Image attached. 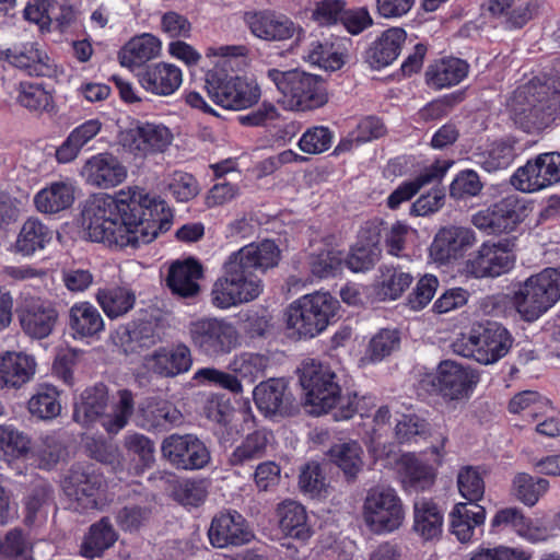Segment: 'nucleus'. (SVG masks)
Here are the masks:
<instances>
[{
  "instance_id": "f257e3e1",
  "label": "nucleus",
  "mask_w": 560,
  "mask_h": 560,
  "mask_svg": "<svg viewBox=\"0 0 560 560\" xmlns=\"http://www.w3.org/2000/svg\"><path fill=\"white\" fill-rule=\"evenodd\" d=\"M173 212L164 199L139 187L115 196L90 197L82 210V226L92 242L115 248H137L170 230Z\"/></svg>"
},
{
  "instance_id": "f03ea898",
  "label": "nucleus",
  "mask_w": 560,
  "mask_h": 560,
  "mask_svg": "<svg viewBox=\"0 0 560 560\" xmlns=\"http://www.w3.org/2000/svg\"><path fill=\"white\" fill-rule=\"evenodd\" d=\"M281 252L271 240L250 243L229 255L211 289V304L220 310L249 303L264 291L260 275L278 266Z\"/></svg>"
},
{
  "instance_id": "7ed1b4c3",
  "label": "nucleus",
  "mask_w": 560,
  "mask_h": 560,
  "mask_svg": "<svg viewBox=\"0 0 560 560\" xmlns=\"http://www.w3.org/2000/svg\"><path fill=\"white\" fill-rule=\"evenodd\" d=\"M117 395L118 400L113 404L110 412H107L109 400L107 386L97 383L85 388L74 402L73 420L86 429L100 423L108 434H117L128 424L135 411L131 390L120 389Z\"/></svg>"
},
{
  "instance_id": "20e7f679",
  "label": "nucleus",
  "mask_w": 560,
  "mask_h": 560,
  "mask_svg": "<svg viewBox=\"0 0 560 560\" xmlns=\"http://www.w3.org/2000/svg\"><path fill=\"white\" fill-rule=\"evenodd\" d=\"M512 118L523 130L530 132L548 126L560 113V77L544 84L517 88L509 103Z\"/></svg>"
},
{
  "instance_id": "39448f33",
  "label": "nucleus",
  "mask_w": 560,
  "mask_h": 560,
  "mask_svg": "<svg viewBox=\"0 0 560 560\" xmlns=\"http://www.w3.org/2000/svg\"><path fill=\"white\" fill-rule=\"evenodd\" d=\"M512 336L495 322L478 323L460 334L452 343L454 353L488 365L505 357L512 347Z\"/></svg>"
},
{
  "instance_id": "423d86ee",
  "label": "nucleus",
  "mask_w": 560,
  "mask_h": 560,
  "mask_svg": "<svg viewBox=\"0 0 560 560\" xmlns=\"http://www.w3.org/2000/svg\"><path fill=\"white\" fill-rule=\"evenodd\" d=\"M338 301L327 292L306 294L294 301L287 312V327L292 337L313 338L324 331L335 316Z\"/></svg>"
},
{
  "instance_id": "0eeeda50",
  "label": "nucleus",
  "mask_w": 560,
  "mask_h": 560,
  "mask_svg": "<svg viewBox=\"0 0 560 560\" xmlns=\"http://www.w3.org/2000/svg\"><path fill=\"white\" fill-rule=\"evenodd\" d=\"M560 299V267L545 268L522 282L513 295V304L526 322H534Z\"/></svg>"
},
{
  "instance_id": "6e6552de",
  "label": "nucleus",
  "mask_w": 560,
  "mask_h": 560,
  "mask_svg": "<svg viewBox=\"0 0 560 560\" xmlns=\"http://www.w3.org/2000/svg\"><path fill=\"white\" fill-rule=\"evenodd\" d=\"M188 336L195 350L210 360L225 357L240 346L236 326L224 317H202L189 323Z\"/></svg>"
},
{
  "instance_id": "1a4fd4ad",
  "label": "nucleus",
  "mask_w": 560,
  "mask_h": 560,
  "mask_svg": "<svg viewBox=\"0 0 560 560\" xmlns=\"http://www.w3.org/2000/svg\"><path fill=\"white\" fill-rule=\"evenodd\" d=\"M267 78L298 110L315 109L328 101L325 83L318 75L299 70L280 71L272 68L268 69Z\"/></svg>"
},
{
  "instance_id": "9d476101",
  "label": "nucleus",
  "mask_w": 560,
  "mask_h": 560,
  "mask_svg": "<svg viewBox=\"0 0 560 560\" xmlns=\"http://www.w3.org/2000/svg\"><path fill=\"white\" fill-rule=\"evenodd\" d=\"M305 404L313 415L326 413L336 405L340 385L332 369L315 359H306L299 369Z\"/></svg>"
},
{
  "instance_id": "9b49d317",
  "label": "nucleus",
  "mask_w": 560,
  "mask_h": 560,
  "mask_svg": "<svg viewBox=\"0 0 560 560\" xmlns=\"http://www.w3.org/2000/svg\"><path fill=\"white\" fill-rule=\"evenodd\" d=\"M363 520L375 534L398 529L405 521V509L396 490L380 486L371 488L363 503Z\"/></svg>"
},
{
  "instance_id": "f8f14e48",
  "label": "nucleus",
  "mask_w": 560,
  "mask_h": 560,
  "mask_svg": "<svg viewBox=\"0 0 560 560\" xmlns=\"http://www.w3.org/2000/svg\"><path fill=\"white\" fill-rule=\"evenodd\" d=\"M517 236L511 235L499 241H486L465 261V272L476 279L497 278L508 273L515 264L513 254Z\"/></svg>"
},
{
  "instance_id": "ddd939ff",
  "label": "nucleus",
  "mask_w": 560,
  "mask_h": 560,
  "mask_svg": "<svg viewBox=\"0 0 560 560\" xmlns=\"http://www.w3.org/2000/svg\"><path fill=\"white\" fill-rule=\"evenodd\" d=\"M432 393L446 402L469 399L479 382V375L469 366L453 360L439 363L434 374L423 381Z\"/></svg>"
},
{
  "instance_id": "4468645a",
  "label": "nucleus",
  "mask_w": 560,
  "mask_h": 560,
  "mask_svg": "<svg viewBox=\"0 0 560 560\" xmlns=\"http://www.w3.org/2000/svg\"><path fill=\"white\" fill-rule=\"evenodd\" d=\"M206 89L209 97L226 109L242 110L256 104L260 90L255 82L245 78L222 73H208Z\"/></svg>"
},
{
  "instance_id": "2eb2a0df",
  "label": "nucleus",
  "mask_w": 560,
  "mask_h": 560,
  "mask_svg": "<svg viewBox=\"0 0 560 560\" xmlns=\"http://www.w3.org/2000/svg\"><path fill=\"white\" fill-rule=\"evenodd\" d=\"M525 210L524 201L513 194L474 213L471 223L487 235L510 234L523 221Z\"/></svg>"
},
{
  "instance_id": "dca6fc26",
  "label": "nucleus",
  "mask_w": 560,
  "mask_h": 560,
  "mask_svg": "<svg viewBox=\"0 0 560 560\" xmlns=\"http://www.w3.org/2000/svg\"><path fill=\"white\" fill-rule=\"evenodd\" d=\"M103 485V476L94 467L74 464L62 479V490L78 512L97 509L98 492Z\"/></svg>"
},
{
  "instance_id": "f3484780",
  "label": "nucleus",
  "mask_w": 560,
  "mask_h": 560,
  "mask_svg": "<svg viewBox=\"0 0 560 560\" xmlns=\"http://www.w3.org/2000/svg\"><path fill=\"white\" fill-rule=\"evenodd\" d=\"M161 453L177 469L198 470L211 460L210 451L195 434L173 433L161 444Z\"/></svg>"
},
{
  "instance_id": "a211bd4d",
  "label": "nucleus",
  "mask_w": 560,
  "mask_h": 560,
  "mask_svg": "<svg viewBox=\"0 0 560 560\" xmlns=\"http://www.w3.org/2000/svg\"><path fill=\"white\" fill-rule=\"evenodd\" d=\"M22 330L34 339L47 338L54 331L59 312L52 301L42 298H26L18 311Z\"/></svg>"
},
{
  "instance_id": "6ab92c4d",
  "label": "nucleus",
  "mask_w": 560,
  "mask_h": 560,
  "mask_svg": "<svg viewBox=\"0 0 560 560\" xmlns=\"http://www.w3.org/2000/svg\"><path fill=\"white\" fill-rule=\"evenodd\" d=\"M172 139L173 135L167 127L151 122L138 124L119 133L121 147L136 156L163 152Z\"/></svg>"
},
{
  "instance_id": "aec40b11",
  "label": "nucleus",
  "mask_w": 560,
  "mask_h": 560,
  "mask_svg": "<svg viewBox=\"0 0 560 560\" xmlns=\"http://www.w3.org/2000/svg\"><path fill=\"white\" fill-rule=\"evenodd\" d=\"M191 365L190 348L183 342L159 347L143 358V366L148 372L165 378L184 374Z\"/></svg>"
},
{
  "instance_id": "412c9836",
  "label": "nucleus",
  "mask_w": 560,
  "mask_h": 560,
  "mask_svg": "<svg viewBox=\"0 0 560 560\" xmlns=\"http://www.w3.org/2000/svg\"><path fill=\"white\" fill-rule=\"evenodd\" d=\"M477 242L474 230L465 226H445L438 231L430 246L431 258L447 264L462 258Z\"/></svg>"
},
{
  "instance_id": "4be33fe9",
  "label": "nucleus",
  "mask_w": 560,
  "mask_h": 560,
  "mask_svg": "<svg viewBox=\"0 0 560 560\" xmlns=\"http://www.w3.org/2000/svg\"><path fill=\"white\" fill-rule=\"evenodd\" d=\"M208 537L213 547L226 548L249 542L253 533L241 513L229 510L220 512L212 518Z\"/></svg>"
},
{
  "instance_id": "5701e85b",
  "label": "nucleus",
  "mask_w": 560,
  "mask_h": 560,
  "mask_svg": "<svg viewBox=\"0 0 560 560\" xmlns=\"http://www.w3.org/2000/svg\"><path fill=\"white\" fill-rule=\"evenodd\" d=\"M348 43L349 38L315 36L307 43L303 59L326 71H337L346 63Z\"/></svg>"
},
{
  "instance_id": "b1692460",
  "label": "nucleus",
  "mask_w": 560,
  "mask_h": 560,
  "mask_svg": "<svg viewBox=\"0 0 560 560\" xmlns=\"http://www.w3.org/2000/svg\"><path fill=\"white\" fill-rule=\"evenodd\" d=\"M246 23L254 36L268 42H283L302 32L288 16L268 11L248 14Z\"/></svg>"
},
{
  "instance_id": "393cba45",
  "label": "nucleus",
  "mask_w": 560,
  "mask_h": 560,
  "mask_svg": "<svg viewBox=\"0 0 560 560\" xmlns=\"http://www.w3.org/2000/svg\"><path fill=\"white\" fill-rule=\"evenodd\" d=\"M81 173L86 183L100 188L118 186L127 177V168L108 152L98 153L88 159Z\"/></svg>"
},
{
  "instance_id": "a878e982",
  "label": "nucleus",
  "mask_w": 560,
  "mask_h": 560,
  "mask_svg": "<svg viewBox=\"0 0 560 560\" xmlns=\"http://www.w3.org/2000/svg\"><path fill=\"white\" fill-rule=\"evenodd\" d=\"M137 78L147 92L158 96L172 95L183 82L182 70L173 63L163 61L140 69Z\"/></svg>"
},
{
  "instance_id": "bb28decb",
  "label": "nucleus",
  "mask_w": 560,
  "mask_h": 560,
  "mask_svg": "<svg viewBox=\"0 0 560 560\" xmlns=\"http://www.w3.org/2000/svg\"><path fill=\"white\" fill-rule=\"evenodd\" d=\"M114 339L125 354H136L159 343L161 337L155 323L131 320L116 329Z\"/></svg>"
},
{
  "instance_id": "cd10ccee",
  "label": "nucleus",
  "mask_w": 560,
  "mask_h": 560,
  "mask_svg": "<svg viewBox=\"0 0 560 560\" xmlns=\"http://www.w3.org/2000/svg\"><path fill=\"white\" fill-rule=\"evenodd\" d=\"M139 412V425L149 432H167L185 422L183 412L165 399H151Z\"/></svg>"
},
{
  "instance_id": "c85d7f7f",
  "label": "nucleus",
  "mask_w": 560,
  "mask_h": 560,
  "mask_svg": "<svg viewBox=\"0 0 560 560\" xmlns=\"http://www.w3.org/2000/svg\"><path fill=\"white\" fill-rule=\"evenodd\" d=\"M5 60L28 75L51 77L55 63L37 43H24L5 50Z\"/></svg>"
},
{
  "instance_id": "c756f323",
  "label": "nucleus",
  "mask_w": 560,
  "mask_h": 560,
  "mask_svg": "<svg viewBox=\"0 0 560 560\" xmlns=\"http://www.w3.org/2000/svg\"><path fill=\"white\" fill-rule=\"evenodd\" d=\"M257 408L266 416H287L291 412L292 396L283 378H269L254 389Z\"/></svg>"
},
{
  "instance_id": "7c9ffc66",
  "label": "nucleus",
  "mask_w": 560,
  "mask_h": 560,
  "mask_svg": "<svg viewBox=\"0 0 560 560\" xmlns=\"http://www.w3.org/2000/svg\"><path fill=\"white\" fill-rule=\"evenodd\" d=\"M162 51V42L151 33L131 37L119 50V63L130 70L142 68L147 62L158 58Z\"/></svg>"
},
{
  "instance_id": "2f4dec72",
  "label": "nucleus",
  "mask_w": 560,
  "mask_h": 560,
  "mask_svg": "<svg viewBox=\"0 0 560 560\" xmlns=\"http://www.w3.org/2000/svg\"><path fill=\"white\" fill-rule=\"evenodd\" d=\"M398 478L406 492L430 489L435 481V470L415 454H405L397 463Z\"/></svg>"
},
{
  "instance_id": "473e14b6",
  "label": "nucleus",
  "mask_w": 560,
  "mask_h": 560,
  "mask_svg": "<svg viewBox=\"0 0 560 560\" xmlns=\"http://www.w3.org/2000/svg\"><path fill=\"white\" fill-rule=\"evenodd\" d=\"M201 277L202 266L189 258L176 261L170 267L166 284L172 293L179 298H195L200 291L198 281Z\"/></svg>"
},
{
  "instance_id": "72a5a7b5",
  "label": "nucleus",
  "mask_w": 560,
  "mask_h": 560,
  "mask_svg": "<svg viewBox=\"0 0 560 560\" xmlns=\"http://www.w3.org/2000/svg\"><path fill=\"white\" fill-rule=\"evenodd\" d=\"M443 524V512L435 502L424 498L415 501L412 529L423 541L439 540Z\"/></svg>"
},
{
  "instance_id": "f704fd0d",
  "label": "nucleus",
  "mask_w": 560,
  "mask_h": 560,
  "mask_svg": "<svg viewBox=\"0 0 560 560\" xmlns=\"http://www.w3.org/2000/svg\"><path fill=\"white\" fill-rule=\"evenodd\" d=\"M406 36L405 30L400 27L385 31L366 50V62L376 70L387 67L399 56Z\"/></svg>"
},
{
  "instance_id": "c9c22d12",
  "label": "nucleus",
  "mask_w": 560,
  "mask_h": 560,
  "mask_svg": "<svg viewBox=\"0 0 560 560\" xmlns=\"http://www.w3.org/2000/svg\"><path fill=\"white\" fill-rule=\"evenodd\" d=\"M486 521V510L479 504L457 503L450 513L451 533L463 544L468 542L475 530Z\"/></svg>"
},
{
  "instance_id": "e433bc0d",
  "label": "nucleus",
  "mask_w": 560,
  "mask_h": 560,
  "mask_svg": "<svg viewBox=\"0 0 560 560\" xmlns=\"http://www.w3.org/2000/svg\"><path fill=\"white\" fill-rule=\"evenodd\" d=\"M447 162L436 161L424 168L415 179L400 184L387 198V207L392 210L399 208L402 202L410 200L422 187L440 182L447 172Z\"/></svg>"
},
{
  "instance_id": "4c0bfd02",
  "label": "nucleus",
  "mask_w": 560,
  "mask_h": 560,
  "mask_svg": "<svg viewBox=\"0 0 560 560\" xmlns=\"http://www.w3.org/2000/svg\"><path fill=\"white\" fill-rule=\"evenodd\" d=\"M36 362L23 352H7L1 357L0 382L3 386L21 387L35 374Z\"/></svg>"
},
{
  "instance_id": "58836bf2",
  "label": "nucleus",
  "mask_w": 560,
  "mask_h": 560,
  "mask_svg": "<svg viewBox=\"0 0 560 560\" xmlns=\"http://www.w3.org/2000/svg\"><path fill=\"white\" fill-rule=\"evenodd\" d=\"M378 234L372 231H361L359 238L343 260L354 272H364L374 267L381 257Z\"/></svg>"
},
{
  "instance_id": "ea45409f",
  "label": "nucleus",
  "mask_w": 560,
  "mask_h": 560,
  "mask_svg": "<svg viewBox=\"0 0 560 560\" xmlns=\"http://www.w3.org/2000/svg\"><path fill=\"white\" fill-rule=\"evenodd\" d=\"M271 438V433L265 429L247 434L228 456V464L232 467H243L261 459L267 455Z\"/></svg>"
},
{
  "instance_id": "a19ab883",
  "label": "nucleus",
  "mask_w": 560,
  "mask_h": 560,
  "mask_svg": "<svg viewBox=\"0 0 560 560\" xmlns=\"http://www.w3.org/2000/svg\"><path fill=\"white\" fill-rule=\"evenodd\" d=\"M469 72V65L459 58H446L431 65L425 72L429 86L441 90L460 83Z\"/></svg>"
},
{
  "instance_id": "79ce46f5",
  "label": "nucleus",
  "mask_w": 560,
  "mask_h": 560,
  "mask_svg": "<svg viewBox=\"0 0 560 560\" xmlns=\"http://www.w3.org/2000/svg\"><path fill=\"white\" fill-rule=\"evenodd\" d=\"M69 327L77 337H94L104 330V319L90 302L74 303L69 310Z\"/></svg>"
},
{
  "instance_id": "37998d69",
  "label": "nucleus",
  "mask_w": 560,
  "mask_h": 560,
  "mask_svg": "<svg viewBox=\"0 0 560 560\" xmlns=\"http://www.w3.org/2000/svg\"><path fill=\"white\" fill-rule=\"evenodd\" d=\"M74 201V188L65 182H55L40 189L34 197L36 209L43 213H58Z\"/></svg>"
},
{
  "instance_id": "c03bdc74",
  "label": "nucleus",
  "mask_w": 560,
  "mask_h": 560,
  "mask_svg": "<svg viewBox=\"0 0 560 560\" xmlns=\"http://www.w3.org/2000/svg\"><path fill=\"white\" fill-rule=\"evenodd\" d=\"M511 183L523 192H534L553 185L549 173L546 172L540 154L517 168L511 178Z\"/></svg>"
},
{
  "instance_id": "a18cd8bd",
  "label": "nucleus",
  "mask_w": 560,
  "mask_h": 560,
  "mask_svg": "<svg viewBox=\"0 0 560 560\" xmlns=\"http://www.w3.org/2000/svg\"><path fill=\"white\" fill-rule=\"evenodd\" d=\"M136 293L127 287L100 289L96 301L109 319H116L128 314L136 304Z\"/></svg>"
},
{
  "instance_id": "49530a36",
  "label": "nucleus",
  "mask_w": 560,
  "mask_h": 560,
  "mask_svg": "<svg viewBox=\"0 0 560 560\" xmlns=\"http://www.w3.org/2000/svg\"><path fill=\"white\" fill-rule=\"evenodd\" d=\"M30 413L44 421L56 419L61 412L60 392L50 384H40L27 402Z\"/></svg>"
},
{
  "instance_id": "de8ad7c7",
  "label": "nucleus",
  "mask_w": 560,
  "mask_h": 560,
  "mask_svg": "<svg viewBox=\"0 0 560 560\" xmlns=\"http://www.w3.org/2000/svg\"><path fill=\"white\" fill-rule=\"evenodd\" d=\"M118 539V534L108 517H103L91 525L82 544V553L86 558H95L110 548Z\"/></svg>"
},
{
  "instance_id": "09e8293b",
  "label": "nucleus",
  "mask_w": 560,
  "mask_h": 560,
  "mask_svg": "<svg viewBox=\"0 0 560 560\" xmlns=\"http://www.w3.org/2000/svg\"><path fill=\"white\" fill-rule=\"evenodd\" d=\"M279 524L282 532L296 539L306 540L311 529L306 523L307 515L303 505L295 501H287L278 508Z\"/></svg>"
},
{
  "instance_id": "8fccbe9b",
  "label": "nucleus",
  "mask_w": 560,
  "mask_h": 560,
  "mask_svg": "<svg viewBox=\"0 0 560 560\" xmlns=\"http://www.w3.org/2000/svg\"><path fill=\"white\" fill-rule=\"evenodd\" d=\"M363 450L358 442L335 444L328 452L331 463L338 466L348 480L354 479L363 467Z\"/></svg>"
},
{
  "instance_id": "3c124183",
  "label": "nucleus",
  "mask_w": 560,
  "mask_h": 560,
  "mask_svg": "<svg viewBox=\"0 0 560 560\" xmlns=\"http://www.w3.org/2000/svg\"><path fill=\"white\" fill-rule=\"evenodd\" d=\"M51 240V231L38 219H27L19 233L15 247L23 255H32L43 249Z\"/></svg>"
},
{
  "instance_id": "603ef678",
  "label": "nucleus",
  "mask_w": 560,
  "mask_h": 560,
  "mask_svg": "<svg viewBox=\"0 0 560 560\" xmlns=\"http://www.w3.org/2000/svg\"><path fill=\"white\" fill-rule=\"evenodd\" d=\"M509 411L521 415L528 421H538L540 416H547L551 411V404L537 392L524 390L512 397Z\"/></svg>"
},
{
  "instance_id": "864d4df0",
  "label": "nucleus",
  "mask_w": 560,
  "mask_h": 560,
  "mask_svg": "<svg viewBox=\"0 0 560 560\" xmlns=\"http://www.w3.org/2000/svg\"><path fill=\"white\" fill-rule=\"evenodd\" d=\"M514 158V148L505 142H494L485 150L474 153V162L489 173L508 168Z\"/></svg>"
},
{
  "instance_id": "5fc2aeb1",
  "label": "nucleus",
  "mask_w": 560,
  "mask_h": 560,
  "mask_svg": "<svg viewBox=\"0 0 560 560\" xmlns=\"http://www.w3.org/2000/svg\"><path fill=\"white\" fill-rule=\"evenodd\" d=\"M400 336L396 329H381L370 340L365 350L364 360L377 363L398 350Z\"/></svg>"
},
{
  "instance_id": "6e6d98bb",
  "label": "nucleus",
  "mask_w": 560,
  "mask_h": 560,
  "mask_svg": "<svg viewBox=\"0 0 560 560\" xmlns=\"http://www.w3.org/2000/svg\"><path fill=\"white\" fill-rule=\"evenodd\" d=\"M549 489V481L544 478L520 472L513 479V492L525 505L534 506Z\"/></svg>"
},
{
  "instance_id": "4d7b16f0",
  "label": "nucleus",
  "mask_w": 560,
  "mask_h": 560,
  "mask_svg": "<svg viewBox=\"0 0 560 560\" xmlns=\"http://www.w3.org/2000/svg\"><path fill=\"white\" fill-rule=\"evenodd\" d=\"M386 128L380 118L368 116L361 119L357 128L351 131L345 141H341L336 151L350 150L352 143L360 144L378 139L384 136Z\"/></svg>"
},
{
  "instance_id": "13d9d810",
  "label": "nucleus",
  "mask_w": 560,
  "mask_h": 560,
  "mask_svg": "<svg viewBox=\"0 0 560 560\" xmlns=\"http://www.w3.org/2000/svg\"><path fill=\"white\" fill-rule=\"evenodd\" d=\"M301 491L311 498L325 497L328 483L322 465L317 462H310L304 465L299 476Z\"/></svg>"
},
{
  "instance_id": "bf43d9fd",
  "label": "nucleus",
  "mask_w": 560,
  "mask_h": 560,
  "mask_svg": "<svg viewBox=\"0 0 560 560\" xmlns=\"http://www.w3.org/2000/svg\"><path fill=\"white\" fill-rule=\"evenodd\" d=\"M268 365L269 359L266 355L252 352L241 353L230 363L233 372L249 382L262 377Z\"/></svg>"
},
{
  "instance_id": "052dcab7",
  "label": "nucleus",
  "mask_w": 560,
  "mask_h": 560,
  "mask_svg": "<svg viewBox=\"0 0 560 560\" xmlns=\"http://www.w3.org/2000/svg\"><path fill=\"white\" fill-rule=\"evenodd\" d=\"M343 255L334 248L323 249L308 257L311 273L319 279L334 277L341 269Z\"/></svg>"
},
{
  "instance_id": "680f3d73",
  "label": "nucleus",
  "mask_w": 560,
  "mask_h": 560,
  "mask_svg": "<svg viewBox=\"0 0 560 560\" xmlns=\"http://www.w3.org/2000/svg\"><path fill=\"white\" fill-rule=\"evenodd\" d=\"M18 102L32 112L49 110L52 107V96L39 84L21 82Z\"/></svg>"
},
{
  "instance_id": "e2e57ef3",
  "label": "nucleus",
  "mask_w": 560,
  "mask_h": 560,
  "mask_svg": "<svg viewBox=\"0 0 560 560\" xmlns=\"http://www.w3.org/2000/svg\"><path fill=\"white\" fill-rule=\"evenodd\" d=\"M31 448L27 435L11 424L0 425V456L20 457Z\"/></svg>"
},
{
  "instance_id": "0e129e2a",
  "label": "nucleus",
  "mask_w": 560,
  "mask_h": 560,
  "mask_svg": "<svg viewBox=\"0 0 560 560\" xmlns=\"http://www.w3.org/2000/svg\"><path fill=\"white\" fill-rule=\"evenodd\" d=\"M457 486L460 494L468 504H477L485 493V481L479 471L472 467H464L457 476Z\"/></svg>"
},
{
  "instance_id": "69168bd1",
  "label": "nucleus",
  "mask_w": 560,
  "mask_h": 560,
  "mask_svg": "<svg viewBox=\"0 0 560 560\" xmlns=\"http://www.w3.org/2000/svg\"><path fill=\"white\" fill-rule=\"evenodd\" d=\"M332 143V133L328 127L314 126L308 128L299 140V148L307 154H319L327 151Z\"/></svg>"
},
{
  "instance_id": "338daca9",
  "label": "nucleus",
  "mask_w": 560,
  "mask_h": 560,
  "mask_svg": "<svg viewBox=\"0 0 560 560\" xmlns=\"http://www.w3.org/2000/svg\"><path fill=\"white\" fill-rule=\"evenodd\" d=\"M167 189L179 202H187L199 194L197 179L189 173L176 171L167 182Z\"/></svg>"
},
{
  "instance_id": "774afa93",
  "label": "nucleus",
  "mask_w": 560,
  "mask_h": 560,
  "mask_svg": "<svg viewBox=\"0 0 560 560\" xmlns=\"http://www.w3.org/2000/svg\"><path fill=\"white\" fill-rule=\"evenodd\" d=\"M0 552L9 560H32L30 542L20 529H12L5 535Z\"/></svg>"
}]
</instances>
